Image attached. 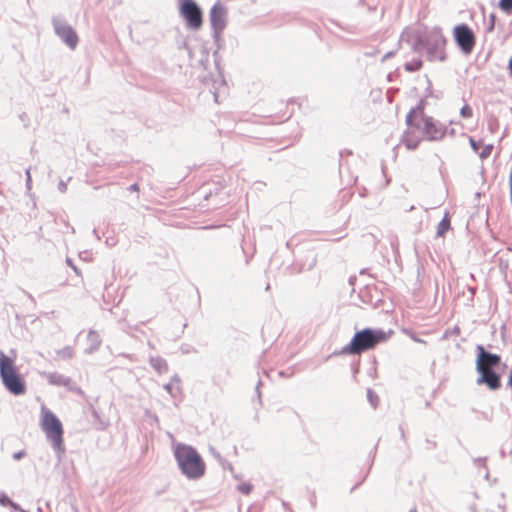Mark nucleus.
I'll return each mask as SVG.
<instances>
[{
    "mask_svg": "<svg viewBox=\"0 0 512 512\" xmlns=\"http://www.w3.org/2000/svg\"><path fill=\"white\" fill-rule=\"evenodd\" d=\"M174 457L181 472L189 479H199L206 471V464L195 448L185 444H175Z\"/></svg>",
    "mask_w": 512,
    "mask_h": 512,
    "instance_id": "nucleus-1",
    "label": "nucleus"
},
{
    "mask_svg": "<svg viewBox=\"0 0 512 512\" xmlns=\"http://www.w3.org/2000/svg\"><path fill=\"white\" fill-rule=\"evenodd\" d=\"M425 106L426 102L421 99L419 104L409 111L406 123L414 125L426 139L439 140L445 135V128L425 114Z\"/></svg>",
    "mask_w": 512,
    "mask_h": 512,
    "instance_id": "nucleus-2",
    "label": "nucleus"
},
{
    "mask_svg": "<svg viewBox=\"0 0 512 512\" xmlns=\"http://www.w3.org/2000/svg\"><path fill=\"white\" fill-rule=\"evenodd\" d=\"M388 335L382 330L363 329L355 333L350 343L343 347V354L359 355L385 342Z\"/></svg>",
    "mask_w": 512,
    "mask_h": 512,
    "instance_id": "nucleus-3",
    "label": "nucleus"
},
{
    "mask_svg": "<svg viewBox=\"0 0 512 512\" xmlns=\"http://www.w3.org/2000/svg\"><path fill=\"white\" fill-rule=\"evenodd\" d=\"M0 377L6 389L14 395L25 392V385L17 373L13 360L0 352Z\"/></svg>",
    "mask_w": 512,
    "mask_h": 512,
    "instance_id": "nucleus-4",
    "label": "nucleus"
},
{
    "mask_svg": "<svg viewBox=\"0 0 512 512\" xmlns=\"http://www.w3.org/2000/svg\"><path fill=\"white\" fill-rule=\"evenodd\" d=\"M41 429L47 439L51 441L53 448L60 452L62 444L63 428L61 421L45 406L41 408Z\"/></svg>",
    "mask_w": 512,
    "mask_h": 512,
    "instance_id": "nucleus-5",
    "label": "nucleus"
},
{
    "mask_svg": "<svg viewBox=\"0 0 512 512\" xmlns=\"http://www.w3.org/2000/svg\"><path fill=\"white\" fill-rule=\"evenodd\" d=\"M179 12L186 21L188 27L198 30L202 26V11L193 0H182Z\"/></svg>",
    "mask_w": 512,
    "mask_h": 512,
    "instance_id": "nucleus-6",
    "label": "nucleus"
},
{
    "mask_svg": "<svg viewBox=\"0 0 512 512\" xmlns=\"http://www.w3.org/2000/svg\"><path fill=\"white\" fill-rule=\"evenodd\" d=\"M453 34L456 43L463 52L470 53L473 50L476 39L473 31L467 25L461 24L455 26Z\"/></svg>",
    "mask_w": 512,
    "mask_h": 512,
    "instance_id": "nucleus-7",
    "label": "nucleus"
},
{
    "mask_svg": "<svg viewBox=\"0 0 512 512\" xmlns=\"http://www.w3.org/2000/svg\"><path fill=\"white\" fill-rule=\"evenodd\" d=\"M227 8L220 2L215 3L210 10V22L216 32H221L226 26Z\"/></svg>",
    "mask_w": 512,
    "mask_h": 512,
    "instance_id": "nucleus-8",
    "label": "nucleus"
},
{
    "mask_svg": "<svg viewBox=\"0 0 512 512\" xmlns=\"http://www.w3.org/2000/svg\"><path fill=\"white\" fill-rule=\"evenodd\" d=\"M407 129L402 136V143L409 150H415L423 139H426L422 133L411 123H406Z\"/></svg>",
    "mask_w": 512,
    "mask_h": 512,
    "instance_id": "nucleus-9",
    "label": "nucleus"
},
{
    "mask_svg": "<svg viewBox=\"0 0 512 512\" xmlns=\"http://www.w3.org/2000/svg\"><path fill=\"white\" fill-rule=\"evenodd\" d=\"M478 349L480 351L476 362L478 372L491 370L493 366L500 363V356L486 352L482 346H479Z\"/></svg>",
    "mask_w": 512,
    "mask_h": 512,
    "instance_id": "nucleus-10",
    "label": "nucleus"
},
{
    "mask_svg": "<svg viewBox=\"0 0 512 512\" xmlns=\"http://www.w3.org/2000/svg\"><path fill=\"white\" fill-rule=\"evenodd\" d=\"M481 377L478 383H485L491 390H497L501 386L500 376L492 369L479 371Z\"/></svg>",
    "mask_w": 512,
    "mask_h": 512,
    "instance_id": "nucleus-11",
    "label": "nucleus"
},
{
    "mask_svg": "<svg viewBox=\"0 0 512 512\" xmlns=\"http://www.w3.org/2000/svg\"><path fill=\"white\" fill-rule=\"evenodd\" d=\"M82 341L84 342V350L87 352L96 350L101 343L100 335L95 331H88L87 333L83 334Z\"/></svg>",
    "mask_w": 512,
    "mask_h": 512,
    "instance_id": "nucleus-12",
    "label": "nucleus"
},
{
    "mask_svg": "<svg viewBox=\"0 0 512 512\" xmlns=\"http://www.w3.org/2000/svg\"><path fill=\"white\" fill-rule=\"evenodd\" d=\"M432 37L435 41V51H434V58H439L440 60L444 59V46L446 44V39L442 35L441 31H435L432 33Z\"/></svg>",
    "mask_w": 512,
    "mask_h": 512,
    "instance_id": "nucleus-13",
    "label": "nucleus"
},
{
    "mask_svg": "<svg viewBox=\"0 0 512 512\" xmlns=\"http://www.w3.org/2000/svg\"><path fill=\"white\" fill-rule=\"evenodd\" d=\"M451 228V220L449 213L446 212L443 219L440 221V223L437 226V236L438 237H444L446 232Z\"/></svg>",
    "mask_w": 512,
    "mask_h": 512,
    "instance_id": "nucleus-14",
    "label": "nucleus"
},
{
    "mask_svg": "<svg viewBox=\"0 0 512 512\" xmlns=\"http://www.w3.org/2000/svg\"><path fill=\"white\" fill-rule=\"evenodd\" d=\"M78 43V36L71 29H66V44L74 49Z\"/></svg>",
    "mask_w": 512,
    "mask_h": 512,
    "instance_id": "nucleus-15",
    "label": "nucleus"
},
{
    "mask_svg": "<svg viewBox=\"0 0 512 512\" xmlns=\"http://www.w3.org/2000/svg\"><path fill=\"white\" fill-rule=\"evenodd\" d=\"M499 7L501 10L511 13L512 12V0H500Z\"/></svg>",
    "mask_w": 512,
    "mask_h": 512,
    "instance_id": "nucleus-16",
    "label": "nucleus"
},
{
    "mask_svg": "<svg viewBox=\"0 0 512 512\" xmlns=\"http://www.w3.org/2000/svg\"><path fill=\"white\" fill-rule=\"evenodd\" d=\"M54 29L56 34L64 39V26L61 24V22L57 19H54Z\"/></svg>",
    "mask_w": 512,
    "mask_h": 512,
    "instance_id": "nucleus-17",
    "label": "nucleus"
},
{
    "mask_svg": "<svg viewBox=\"0 0 512 512\" xmlns=\"http://www.w3.org/2000/svg\"><path fill=\"white\" fill-rule=\"evenodd\" d=\"M460 115L463 118H470L472 116V108L468 104L464 105L460 110Z\"/></svg>",
    "mask_w": 512,
    "mask_h": 512,
    "instance_id": "nucleus-18",
    "label": "nucleus"
},
{
    "mask_svg": "<svg viewBox=\"0 0 512 512\" xmlns=\"http://www.w3.org/2000/svg\"><path fill=\"white\" fill-rule=\"evenodd\" d=\"M253 489V486L249 483H242L238 486V490L245 494V495H248Z\"/></svg>",
    "mask_w": 512,
    "mask_h": 512,
    "instance_id": "nucleus-19",
    "label": "nucleus"
},
{
    "mask_svg": "<svg viewBox=\"0 0 512 512\" xmlns=\"http://www.w3.org/2000/svg\"><path fill=\"white\" fill-rule=\"evenodd\" d=\"M492 149H493L492 145H489V146L485 147L484 150L481 152L480 156L482 158L488 157L490 155Z\"/></svg>",
    "mask_w": 512,
    "mask_h": 512,
    "instance_id": "nucleus-20",
    "label": "nucleus"
},
{
    "mask_svg": "<svg viewBox=\"0 0 512 512\" xmlns=\"http://www.w3.org/2000/svg\"><path fill=\"white\" fill-rule=\"evenodd\" d=\"M25 456V451H18L13 454V459L20 460Z\"/></svg>",
    "mask_w": 512,
    "mask_h": 512,
    "instance_id": "nucleus-21",
    "label": "nucleus"
},
{
    "mask_svg": "<svg viewBox=\"0 0 512 512\" xmlns=\"http://www.w3.org/2000/svg\"><path fill=\"white\" fill-rule=\"evenodd\" d=\"M26 175H27L26 185H27V188L30 189V184H31L30 169L26 170Z\"/></svg>",
    "mask_w": 512,
    "mask_h": 512,
    "instance_id": "nucleus-22",
    "label": "nucleus"
},
{
    "mask_svg": "<svg viewBox=\"0 0 512 512\" xmlns=\"http://www.w3.org/2000/svg\"><path fill=\"white\" fill-rule=\"evenodd\" d=\"M129 190L133 192H139L140 188L138 184H133L129 187Z\"/></svg>",
    "mask_w": 512,
    "mask_h": 512,
    "instance_id": "nucleus-23",
    "label": "nucleus"
},
{
    "mask_svg": "<svg viewBox=\"0 0 512 512\" xmlns=\"http://www.w3.org/2000/svg\"><path fill=\"white\" fill-rule=\"evenodd\" d=\"M492 127L498 128V121L496 119H494V124H492Z\"/></svg>",
    "mask_w": 512,
    "mask_h": 512,
    "instance_id": "nucleus-24",
    "label": "nucleus"
},
{
    "mask_svg": "<svg viewBox=\"0 0 512 512\" xmlns=\"http://www.w3.org/2000/svg\"><path fill=\"white\" fill-rule=\"evenodd\" d=\"M492 127L498 128V121L496 119H494V124H492Z\"/></svg>",
    "mask_w": 512,
    "mask_h": 512,
    "instance_id": "nucleus-25",
    "label": "nucleus"
},
{
    "mask_svg": "<svg viewBox=\"0 0 512 512\" xmlns=\"http://www.w3.org/2000/svg\"><path fill=\"white\" fill-rule=\"evenodd\" d=\"M471 144L474 147V149H476V144H475V142L473 140H471Z\"/></svg>",
    "mask_w": 512,
    "mask_h": 512,
    "instance_id": "nucleus-26",
    "label": "nucleus"
}]
</instances>
